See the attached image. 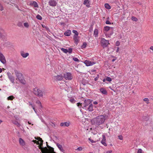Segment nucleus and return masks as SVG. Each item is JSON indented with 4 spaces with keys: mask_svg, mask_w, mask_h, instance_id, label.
<instances>
[{
    "mask_svg": "<svg viewBox=\"0 0 153 153\" xmlns=\"http://www.w3.org/2000/svg\"><path fill=\"white\" fill-rule=\"evenodd\" d=\"M38 140L40 142V143H39V141H37V142L36 143L37 144L39 145V149L41 150L42 153H56L54 152V149L53 148H51L48 145L47 146L49 148H50L49 149L46 147H45L44 148L42 147V145L43 140H42V138L40 137L39 138V139H38Z\"/></svg>",
    "mask_w": 153,
    "mask_h": 153,
    "instance_id": "obj_1",
    "label": "nucleus"
},
{
    "mask_svg": "<svg viewBox=\"0 0 153 153\" xmlns=\"http://www.w3.org/2000/svg\"><path fill=\"white\" fill-rule=\"evenodd\" d=\"M105 120V116L99 115L93 119L92 121L96 125L99 126L104 123Z\"/></svg>",
    "mask_w": 153,
    "mask_h": 153,
    "instance_id": "obj_2",
    "label": "nucleus"
},
{
    "mask_svg": "<svg viewBox=\"0 0 153 153\" xmlns=\"http://www.w3.org/2000/svg\"><path fill=\"white\" fill-rule=\"evenodd\" d=\"M33 94L39 97H42L43 93L42 90L38 88H36L33 89Z\"/></svg>",
    "mask_w": 153,
    "mask_h": 153,
    "instance_id": "obj_3",
    "label": "nucleus"
},
{
    "mask_svg": "<svg viewBox=\"0 0 153 153\" xmlns=\"http://www.w3.org/2000/svg\"><path fill=\"white\" fill-rule=\"evenodd\" d=\"M100 43L101 45L103 48L107 47L109 44L108 41L105 40L104 38H102L101 39Z\"/></svg>",
    "mask_w": 153,
    "mask_h": 153,
    "instance_id": "obj_4",
    "label": "nucleus"
},
{
    "mask_svg": "<svg viewBox=\"0 0 153 153\" xmlns=\"http://www.w3.org/2000/svg\"><path fill=\"white\" fill-rule=\"evenodd\" d=\"M64 78L67 80H71L73 78L72 74L69 72H66L64 74Z\"/></svg>",
    "mask_w": 153,
    "mask_h": 153,
    "instance_id": "obj_5",
    "label": "nucleus"
},
{
    "mask_svg": "<svg viewBox=\"0 0 153 153\" xmlns=\"http://www.w3.org/2000/svg\"><path fill=\"white\" fill-rule=\"evenodd\" d=\"M91 101L89 99L85 100L83 104V106L82 107H86L89 105L90 104H91Z\"/></svg>",
    "mask_w": 153,
    "mask_h": 153,
    "instance_id": "obj_6",
    "label": "nucleus"
},
{
    "mask_svg": "<svg viewBox=\"0 0 153 153\" xmlns=\"http://www.w3.org/2000/svg\"><path fill=\"white\" fill-rule=\"evenodd\" d=\"M8 77L10 79V81L13 83H14L15 77L13 76L12 74L9 72L7 73Z\"/></svg>",
    "mask_w": 153,
    "mask_h": 153,
    "instance_id": "obj_7",
    "label": "nucleus"
},
{
    "mask_svg": "<svg viewBox=\"0 0 153 153\" xmlns=\"http://www.w3.org/2000/svg\"><path fill=\"white\" fill-rule=\"evenodd\" d=\"M52 78L53 80L55 81H57L58 80L59 81L62 80L63 77L62 75H58L56 76H53Z\"/></svg>",
    "mask_w": 153,
    "mask_h": 153,
    "instance_id": "obj_8",
    "label": "nucleus"
},
{
    "mask_svg": "<svg viewBox=\"0 0 153 153\" xmlns=\"http://www.w3.org/2000/svg\"><path fill=\"white\" fill-rule=\"evenodd\" d=\"M83 108L85 109L87 111H92L93 110V105L92 103L90 104L88 106L86 107H82Z\"/></svg>",
    "mask_w": 153,
    "mask_h": 153,
    "instance_id": "obj_9",
    "label": "nucleus"
},
{
    "mask_svg": "<svg viewBox=\"0 0 153 153\" xmlns=\"http://www.w3.org/2000/svg\"><path fill=\"white\" fill-rule=\"evenodd\" d=\"M15 74L16 77V80L18 79L19 80L22 77H23L22 74L18 71H16L15 72Z\"/></svg>",
    "mask_w": 153,
    "mask_h": 153,
    "instance_id": "obj_10",
    "label": "nucleus"
},
{
    "mask_svg": "<svg viewBox=\"0 0 153 153\" xmlns=\"http://www.w3.org/2000/svg\"><path fill=\"white\" fill-rule=\"evenodd\" d=\"M48 4L50 6L52 7H55L56 6L57 2L54 0H50L49 1Z\"/></svg>",
    "mask_w": 153,
    "mask_h": 153,
    "instance_id": "obj_11",
    "label": "nucleus"
},
{
    "mask_svg": "<svg viewBox=\"0 0 153 153\" xmlns=\"http://www.w3.org/2000/svg\"><path fill=\"white\" fill-rule=\"evenodd\" d=\"M84 63L87 66L92 65L95 63L94 62H91L88 60H85L84 62Z\"/></svg>",
    "mask_w": 153,
    "mask_h": 153,
    "instance_id": "obj_12",
    "label": "nucleus"
},
{
    "mask_svg": "<svg viewBox=\"0 0 153 153\" xmlns=\"http://www.w3.org/2000/svg\"><path fill=\"white\" fill-rule=\"evenodd\" d=\"M19 143L20 145L22 146H25L26 145L25 142L22 138L19 139Z\"/></svg>",
    "mask_w": 153,
    "mask_h": 153,
    "instance_id": "obj_13",
    "label": "nucleus"
},
{
    "mask_svg": "<svg viewBox=\"0 0 153 153\" xmlns=\"http://www.w3.org/2000/svg\"><path fill=\"white\" fill-rule=\"evenodd\" d=\"M102 139L101 141V143L105 146H107V144L105 143L106 138L105 136L104 135H102Z\"/></svg>",
    "mask_w": 153,
    "mask_h": 153,
    "instance_id": "obj_14",
    "label": "nucleus"
},
{
    "mask_svg": "<svg viewBox=\"0 0 153 153\" xmlns=\"http://www.w3.org/2000/svg\"><path fill=\"white\" fill-rule=\"evenodd\" d=\"M21 55L23 58H25L29 56V53H25L22 51L21 52Z\"/></svg>",
    "mask_w": 153,
    "mask_h": 153,
    "instance_id": "obj_15",
    "label": "nucleus"
},
{
    "mask_svg": "<svg viewBox=\"0 0 153 153\" xmlns=\"http://www.w3.org/2000/svg\"><path fill=\"white\" fill-rule=\"evenodd\" d=\"M70 123L69 122H65L64 123H61L60 124V126H68L70 125Z\"/></svg>",
    "mask_w": 153,
    "mask_h": 153,
    "instance_id": "obj_16",
    "label": "nucleus"
},
{
    "mask_svg": "<svg viewBox=\"0 0 153 153\" xmlns=\"http://www.w3.org/2000/svg\"><path fill=\"white\" fill-rule=\"evenodd\" d=\"M73 37L75 42L76 44H77L79 41V38L78 36H76V35H74Z\"/></svg>",
    "mask_w": 153,
    "mask_h": 153,
    "instance_id": "obj_17",
    "label": "nucleus"
},
{
    "mask_svg": "<svg viewBox=\"0 0 153 153\" xmlns=\"http://www.w3.org/2000/svg\"><path fill=\"white\" fill-rule=\"evenodd\" d=\"M100 91L103 94H107V92L106 90L103 88H101L100 89Z\"/></svg>",
    "mask_w": 153,
    "mask_h": 153,
    "instance_id": "obj_18",
    "label": "nucleus"
},
{
    "mask_svg": "<svg viewBox=\"0 0 153 153\" xmlns=\"http://www.w3.org/2000/svg\"><path fill=\"white\" fill-rule=\"evenodd\" d=\"M72 103H74L76 100L73 97H68V99Z\"/></svg>",
    "mask_w": 153,
    "mask_h": 153,
    "instance_id": "obj_19",
    "label": "nucleus"
},
{
    "mask_svg": "<svg viewBox=\"0 0 153 153\" xmlns=\"http://www.w3.org/2000/svg\"><path fill=\"white\" fill-rule=\"evenodd\" d=\"M71 33V31L70 30H67L64 33V35L67 36H69Z\"/></svg>",
    "mask_w": 153,
    "mask_h": 153,
    "instance_id": "obj_20",
    "label": "nucleus"
},
{
    "mask_svg": "<svg viewBox=\"0 0 153 153\" xmlns=\"http://www.w3.org/2000/svg\"><path fill=\"white\" fill-rule=\"evenodd\" d=\"M83 4L88 7H90L89 2L88 0H85L84 1Z\"/></svg>",
    "mask_w": 153,
    "mask_h": 153,
    "instance_id": "obj_21",
    "label": "nucleus"
},
{
    "mask_svg": "<svg viewBox=\"0 0 153 153\" xmlns=\"http://www.w3.org/2000/svg\"><path fill=\"white\" fill-rule=\"evenodd\" d=\"M56 146L62 152H64V150L62 148V146L59 143L56 144Z\"/></svg>",
    "mask_w": 153,
    "mask_h": 153,
    "instance_id": "obj_22",
    "label": "nucleus"
},
{
    "mask_svg": "<svg viewBox=\"0 0 153 153\" xmlns=\"http://www.w3.org/2000/svg\"><path fill=\"white\" fill-rule=\"evenodd\" d=\"M0 61L3 64H4L6 63V61L4 56L0 58Z\"/></svg>",
    "mask_w": 153,
    "mask_h": 153,
    "instance_id": "obj_23",
    "label": "nucleus"
},
{
    "mask_svg": "<svg viewBox=\"0 0 153 153\" xmlns=\"http://www.w3.org/2000/svg\"><path fill=\"white\" fill-rule=\"evenodd\" d=\"M20 82L23 84H25L26 83L25 80L24 79L23 77L19 80Z\"/></svg>",
    "mask_w": 153,
    "mask_h": 153,
    "instance_id": "obj_24",
    "label": "nucleus"
},
{
    "mask_svg": "<svg viewBox=\"0 0 153 153\" xmlns=\"http://www.w3.org/2000/svg\"><path fill=\"white\" fill-rule=\"evenodd\" d=\"M12 122L13 124L16 125V126L18 127H20L21 126L20 123L16 121L12 120Z\"/></svg>",
    "mask_w": 153,
    "mask_h": 153,
    "instance_id": "obj_25",
    "label": "nucleus"
},
{
    "mask_svg": "<svg viewBox=\"0 0 153 153\" xmlns=\"http://www.w3.org/2000/svg\"><path fill=\"white\" fill-rule=\"evenodd\" d=\"M111 28V27H109L108 26H105L104 27V30L105 31H108Z\"/></svg>",
    "mask_w": 153,
    "mask_h": 153,
    "instance_id": "obj_26",
    "label": "nucleus"
},
{
    "mask_svg": "<svg viewBox=\"0 0 153 153\" xmlns=\"http://www.w3.org/2000/svg\"><path fill=\"white\" fill-rule=\"evenodd\" d=\"M105 7L108 9H110L111 8V6L109 5V4H108L106 3L105 4Z\"/></svg>",
    "mask_w": 153,
    "mask_h": 153,
    "instance_id": "obj_27",
    "label": "nucleus"
},
{
    "mask_svg": "<svg viewBox=\"0 0 153 153\" xmlns=\"http://www.w3.org/2000/svg\"><path fill=\"white\" fill-rule=\"evenodd\" d=\"M98 32L97 29H95L94 31V34L96 37L97 36Z\"/></svg>",
    "mask_w": 153,
    "mask_h": 153,
    "instance_id": "obj_28",
    "label": "nucleus"
},
{
    "mask_svg": "<svg viewBox=\"0 0 153 153\" xmlns=\"http://www.w3.org/2000/svg\"><path fill=\"white\" fill-rule=\"evenodd\" d=\"M32 4L35 7H38V5L36 1H33Z\"/></svg>",
    "mask_w": 153,
    "mask_h": 153,
    "instance_id": "obj_29",
    "label": "nucleus"
},
{
    "mask_svg": "<svg viewBox=\"0 0 153 153\" xmlns=\"http://www.w3.org/2000/svg\"><path fill=\"white\" fill-rule=\"evenodd\" d=\"M14 98V97L13 96H11L8 97L7 98L8 100H13V99Z\"/></svg>",
    "mask_w": 153,
    "mask_h": 153,
    "instance_id": "obj_30",
    "label": "nucleus"
},
{
    "mask_svg": "<svg viewBox=\"0 0 153 153\" xmlns=\"http://www.w3.org/2000/svg\"><path fill=\"white\" fill-rule=\"evenodd\" d=\"M61 50L64 53H67L68 52V51L67 49L64 48H61Z\"/></svg>",
    "mask_w": 153,
    "mask_h": 153,
    "instance_id": "obj_31",
    "label": "nucleus"
},
{
    "mask_svg": "<svg viewBox=\"0 0 153 153\" xmlns=\"http://www.w3.org/2000/svg\"><path fill=\"white\" fill-rule=\"evenodd\" d=\"M24 25L25 27L26 28H28L29 27V25L27 22L24 23Z\"/></svg>",
    "mask_w": 153,
    "mask_h": 153,
    "instance_id": "obj_32",
    "label": "nucleus"
},
{
    "mask_svg": "<svg viewBox=\"0 0 153 153\" xmlns=\"http://www.w3.org/2000/svg\"><path fill=\"white\" fill-rule=\"evenodd\" d=\"M131 19L133 21L137 22V21L138 19L137 18L134 16H132L131 17Z\"/></svg>",
    "mask_w": 153,
    "mask_h": 153,
    "instance_id": "obj_33",
    "label": "nucleus"
},
{
    "mask_svg": "<svg viewBox=\"0 0 153 153\" xmlns=\"http://www.w3.org/2000/svg\"><path fill=\"white\" fill-rule=\"evenodd\" d=\"M143 101L146 102V103L147 104L149 103V100L147 98H145L144 99Z\"/></svg>",
    "mask_w": 153,
    "mask_h": 153,
    "instance_id": "obj_34",
    "label": "nucleus"
},
{
    "mask_svg": "<svg viewBox=\"0 0 153 153\" xmlns=\"http://www.w3.org/2000/svg\"><path fill=\"white\" fill-rule=\"evenodd\" d=\"M106 81H108V82H111L112 80L109 77H107L106 78Z\"/></svg>",
    "mask_w": 153,
    "mask_h": 153,
    "instance_id": "obj_35",
    "label": "nucleus"
},
{
    "mask_svg": "<svg viewBox=\"0 0 153 153\" xmlns=\"http://www.w3.org/2000/svg\"><path fill=\"white\" fill-rule=\"evenodd\" d=\"M87 45V43L86 42H84L83 43V45L82 46V48H85Z\"/></svg>",
    "mask_w": 153,
    "mask_h": 153,
    "instance_id": "obj_36",
    "label": "nucleus"
},
{
    "mask_svg": "<svg viewBox=\"0 0 153 153\" xmlns=\"http://www.w3.org/2000/svg\"><path fill=\"white\" fill-rule=\"evenodd\" d=\"M72 32L74 34V35H76V36H78V33L76 30H73Z\"/></svg>",
    "mask_w": 153,
    "mask_h": 153,
    "instance_id": "obj_37",
    "label": "nucleus"
},
{
    "mask_svg": "<svg viewBox=\"0 0 153 153\" xmlns=\"http://www.w3.org/2000/svg\"><path fill=\"white\" fill-rule=\"evenodd\" d=\"M36 17L38 19L40 20H41L42 19V17L39 15H37Z\"/></svg>",
    "mask_w": 153,
    "mask_h": 153,
    "instance_id": "obj_38",
    "label": "nucleus"
},
{
    "mask_svg": "<svg viewBox=\"0 0 153 153\" xmlns=\"http://www.w3.org/2000/svg\"><path fill=\"white\" fill-rule=\"evenodd\" d=\"M36 103L39 105L40 107H42L41 104V102L39 100H37L36 102Z\"/></svg>",
    "mask_w": 153,
    "mask_h": 153,
    "instance_id": "obj_39",
    "label": "nucleus"
},
{
    "mask_svg": "<svg viewBox=\"0 0 153 153\" xmlns=\"http://www.w3.org/2000/svg\"><path fill=\"white\" fill-rule=\"evenodd\" d=\"M88 140L90 141V142L91 143H95L96 142V141H94L91 139V138H89Z\"/></svg>",
    "mask_w": 153,
    "mask_h": 153,
    "instance_id": "obj_40",
    "label": "nucleus"
},
{
    "mask_svg": "<svg viewBox=\"0 0 153 153\" xmlns=\"http://www.w3.org/2000/svg\"><path fill=\"white\" fill-rule=\"evenodd\" d=\"M29 105L33 109H34V105H33L31 102H29Z\"/></svg>",
    "mask_w": 153,
    "mask_h": 153,
    "instance_id": "obj_41",
    "label": "nucleus"
},
{
    "mask_svg": "<svg viewBox=\"0 0 153 153\" xmlns=\"http://www.w3.org/2000/svg\"><path fill=\"white\" fill-rule=\"evenodd\" d=\"M73 59L74 61H76V62H79V60L76 57H74L73 58Z\"/></svg>",
    "mask_w": 153,
    "mask_h": 153,
    "instance_id": "obj_42",
    "label": "nucleus"
},
{
    "mask_svg": "<svg viewBox=\"0 0 153 153\" xmlns=\"http://www.w3.org/2000/svg\"><path fill=\"white\" fill-rule=\"evenodd\" d=\"M77 106L79 108L81 107L82 106V104L79 102L77 103Z\"/></svg>",
    "mask_w": 153,
    "mask_h": 153,
    "instance_id": "obj_43",
    "label": "nucleus"
},
{
    "mask_svg": "<svg viewBox=\"0 0 153 153\" xmlns=\"http://www.w3.org/2000/svg\"><path fill=\"white\" fill-rule=\"evenodd\" d=\"M82 149V148L81 147H79L76 149V150H78L79 151H81Z\"/></svg>",
    "mask_w": 153,
    "mask_h": 153,
    "instance_id": "obj_44",
    "label": "nucleus"
},
{
    "mask_svg": "<svg viewBox=\"0 0 153 153\" xmlns=\"http://www.w3.org/2000/svg\"><path fill=\"white\" fill-rule=\"evenodd\" d=\"M4 10V8L0 4V10L1 11H2Z\"/></svg>",
    "mask_w": 153,
    "mask_h": 153,
    "instance_id": "obj_45",
    "label": "nucleus"
},
{
    "mask_svg": "<svg viewBox=\"0 0 153 153\" xmlns=\"http://www.w3.org/2000/svg\"><path fill=\"white\" fill-rule=\"evenodd\" d=\"M42 25V26L44 28H46V29L47 30H49L48 28V27H46L45 26V25Z\"/></svg>",
    "mask_w": 153,
    "mask_h": 153,
    "instance_id": "obj_46",
    "label": "nucleus"
},
{
    "mask_svg": "<svg viewBox=\"0 0 153 153\" xmlns=\"http://www.w3.org/2000/svg\"><path fill=\"white\" fill-rule=\"evenodd\" d=\"M72 49L71 48H69L68 51V52L69 53H71L72 52Z\"/></svg>",
    "mask_w": 153,
    "mask_h": 153,
    "instance_id": "obj_47",
    "label": "nucleus"
},
{
    "mask_svg": "<svg viewBox=\"0 0 153 153\" xmlns=\"http://www.w3.org/2000/svg\"><path fill=\"white\" fill-rule=\"evenodd\" d=\"M142 150L141 149H139L137 151V153H142Z\"/></svg>",
    "mask_w": 153,
    "mask_h": 153,
    "instance_id": "obj_48",
    "label": "nucleus"
},
{
    "mask_svg": "<svg viewBox=\"0 0 153 153\" xmlns=\"http://www.w3.org/2000/svg\"><path fill=\"white\" fill-rule=\"evenodd\" d=\"M118 138L120 140H122L123 139V137L121 135L119 136H118Z\"/></svg>",
    "mask_w": 153,
    "mask_h": 153,
    "instance_id": "obj_49",
    "label": "nucleus"
},
{
    "mask_svg": "<svg viewBox=\"0 0 153 153\" xmlns=\"http://www.w3.org/2000/svg\"><path fill=\"white\" fill-rule=\"evenodd\" d=\"M105 23L107 24H111V23L108 20H107Z\"/></svg>",
    "mask_w": 153,
    "mask_h": 153,
    "instance_id": "obj_50",
    "label": "nucleus"
},
{
    "mask_svg": "<svg viewBox=\"0 0 153 153\" xmlns=\"http://www.w3.org/2000/svg\"><path fill=\"white\" fill-rule=\"evenodd\" d=\"M120 42L118 41H117L116 42V46H118L120 45Z\"/></svg>",
    "mask_w": 153,
    "mask_h": 153,
    "instance_id": "obj_51",
    "label": "nucleus"
},
{
    "mask_svg": "<svg viewBox=\"0 0 153 153\" xmlns=\"http://www.w3.org/2000/svg\"><path fill=\"white\" fill-rule=\"evenodd\" d=\"M112 152V151L111 150H110L108 151H107L106 152V153H111Z\"/></svg>",
    "mask_w": 153,
    "mask_h": 153,
    "instance_id": "obj_52",
    "label": "nucleus"
},
{
    "mask_svg": "<svg viewBox=\"0 0 153 153\" xmlns=\"http://www.w3.org/2000/svg\"><path fill=\"white\" fill-rule=\"evenodd\" d=\"M4 56L2 53L0 52V58H1L2 57Z\"/></svg>",
    "mask_w": 153,
    "mask_h": 153,
    "instance_id": "obj_53",
    "label": "nucleus"
},
{
    "mask_svg": "<svg viewBox=\"0 0 153 153\" xmlns=\"http://www.w3.org/2000/svg\"><path fill=\"white\" fill-rule=\"evenodd\" d=\"M119 47H117V49L116 50V52H119Z\"/></svg>",
    "mask_w": 153,
    "mask_h": 153,
    "instance_id": "obj_54",
    "label": "nucleus"
},
{
    "mask_svg": "<svg viewBox=\"0 0 153 153\" xmlns=\"http://www.w3.org/2000/svg\"><path fill=\"white\" fill-rule=\"evenodd\" d=\"M94 104L95 105H97V104L98 103L97 101H94L93 102Z\"/></svg>",
    "mask_w": 153,
    "mask_h": 153,
    "instance_id": "obj_55",
    "label": "nucleus"
},
{
    "mask_svg": "<svg viewBox=\"0 0 153 153\" xmlns=\"http://www.w3.org/2000/svg\"><path fill=\"white\" fill-rule=\"evenodd\" d=\"M15 119L16 120H18L19 119L18 117H15Z\"/></svg>",
    "mask_w": 153,
    "mask_h": 153,
    "instance_id": "obj_56",
    "label": "nucleus"
},
{
    "mask_svg": "<svg viewBox=\"0 0 153 153\" xmlns=\"http://www.w3.org/2000/svg\"><path fill=\"white\" fill-rule=\"evenodd\" d=\"M33 141L35 143H36L37 142V141L36 140H33Z\"/></svg>",
    "mask_w": 153,
    "mask_h": 153,
    "instance_id": "obj_57",
    "label": "nucleus"
},
{
    "mask_svg": "<svg viewBox=\"0 0 153 153\" xmlns=\"http://www.w3.org/2000/svg\"><path fill=\"white\" fill-rule=\"evenodd\" d=\"M2 122V121L0 119V125Z\"/></svg>",
    "mask_w": 153,
    "mask_h": 153,
    "instance_id": "obj_58",
    "label": "nucleus"
},
{
    "mask_svg": "<svg viewBox=\"0 0 153 153\" xmlns=\"http://www.w3.org/2000/svg\"><path fill=\"white\" fill-rule=\"evenodd\" d=\"M105 81H106V78L105 79H104L103 80V82H105Z\"/></svg>",
    "mask_w": 153,
    "mask_h": 153,
    "instance_id": "obj_59",
    "label": "nucleus"
},
{
    "mask_svg": "<svg viewBox=\"0 0 153 153\" xmlns=\"http://www.w3.org/2000/svg\"><path fill=\"white\" fill-rule=\"evenodd\" d=\"M2 71V69L1 68H0V73H1Z\"/></svg>",
    "mask_w": 153,
    "mask_h": 153,
    "instance_id": "obj_60",
    "label": "nucleus"
},
{
    "mask_svg": "<svg viewBox=\"0 0 153 153\" xmlns=\"http://www.w3.org/2000/svg\"><path fill=\"white\" fill-rule=\"evenodd\" d=\"M4 1L5 2H7L9 1L8 0H4Z\"/></svg>",
    "mask_w": 153,
    "mask_h": 153,
    "instance_id": "obj_61",
    "label": "nucleus"
},
{
    "mask_svg": "<svg viewBox=\"0 0 153 153\" xmlns=\"http://www.w3.org/2000/svg\"><path fill=\"white\" fill-rule=\"evenodd\" d=\"M36 113V110L35 109V107H34V109H33Z\"/></svg>",
    "mask_w": 153,
    "mask_h": 153,
    "instance_id": "obj_62",
    "label": "nucleus"
},
{
    "mask_svg": "<svg viewBox=\"0 0 153 153\" xmlns=\"http://www.w3.org/2000/svg\"><path fill=\"white\" fill-rule=\"evenodd\" d=\"M2 36V34L0 32V37H1Z\"/></svg>",
    "mask_w": 153,
    "mask_h": 153,
    "instance_id": "obj_63",
    "label": "nucleus"
},
{
    "mask_svg": "<svg viewBox=\"0 0 153 153\" xmlns=\"http://www.w3.org/2000/svg\"><path fill=\"white\" fill-rule=\"evenodd\" d=\"M115 60V59H112V61L113 62H114V61Z\"/></svg>",
    "mask_w": 153,
    "mask_h": 153,
    "instance_id": "obj_64",
    "label": "nucleus"
}]
</instances>
